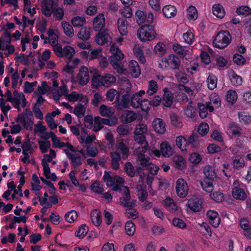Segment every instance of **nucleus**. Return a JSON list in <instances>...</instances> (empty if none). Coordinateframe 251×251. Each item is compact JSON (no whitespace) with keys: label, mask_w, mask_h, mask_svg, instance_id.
Segmentation results:
<instances>
[{"label":"nucleus","mask_w":251,"mask_h":251,"mask_svg":"<svg viewBox=\"0 0 251 251\" xmlns=\"http://www.w3.org/2000/svg\"><path fill=\"white\" fill-rule=\"evenodd\" d=\"M156 36L154 26L151 25L145 24L137 31V37L142 42L152 41Z\"/></svg>","instance_id":"f257e3e1"},{"label":"nucleus","mask_w":251,"mask_h":251,"mask_svg":"<svg viewBox=\"0 0 251 251\" xmlns=\"http://www.w3.org/2000/svg\"><path fill=\"white\" fill-rule=\"evenodd\" d=\"M103 179L108 187H112L114 191H118L122 187L124 182V179L115 175L111 174L109 172H105Z\"/></svg>","instance_id":"f03ea898"},{"label":"nucleus","mask_w":251,"mask_h":251,"mask_svg":"<svg viewBox=\"0 0 251 251\" xmlns=\"http://www.w3.org/2000/svg\"><path fill=\"white\" fill-rule=\"evenodd\" d=\"M116 80V78L114 75L110 74H105L102 75L93 76L92 84L96 87L101 86L109 87L114 84Z\"/></svg>","instance_id":"7ed1b4c3"},{"label":"nucleus","mask_w":251,"mask_h":251,"mask_svg":"<svg viewBox=\"0 0 251 251\" xmlns=\"http://www.w3.org/2000/svg\"><path fill=\"white\" fill-rule=\"evenodd\" d=\"M231 40V36L228 31L219 32L213 41L214 46L218 49H224L227 47Z\"/></svg>","instance_id":"20e7f679"},{"label":"nucleus","mask_w":251,"mask_h":251,"mask_svg":"<svg viewBox=\"0 0 251 251\" xmlns=\"http://www.w3.org/2000/svg\"><path fill=\"white\" fill-rule=\"evenodd\" d=\"M180 64V60L177 56L171 54L168 57L163 58L159 65L165 68L170 66L173 70H179Z\"/></svg>","instance_id":"39448f33"},{"label":"nucleus","mask_w":251,"mask_h":251,"mask_svg":"<svg viewBox=\"0 0 251 251\" xmlns=\"http://www.w3.org/2000/svg\"><path fill=\"white\" fill-rule=\"evenodd\" d=\"M118 191L122 192L123 194V197L120 199V202L121 204L123 205L125 207H132L135 203L134 201H130V195L128 187L124 186Z\"/></svg>","instance_id":"423d86ee"},{"label":"nucleus","mask_w":251,"mask_h":251,"mask_svg":"<svg viewBox=\"0 0 251 251\" xmlns=\"http://www.w3.org/2000/svg\"><path fill=\"white\" fill-rule=\"evenodd\" d=\"M76 80L79 85L84 86L90 80L88 69L85 66H82L76 76Z\"/></svg>","instance_id":"0eeeda50"},{"label":"nucleus","mask_w":251,"mask_h":251,"mask_svg":"<svg viewBox=\"0 0 251 251\" xmlns=\"http://www.w3.org/2000/svg\"><path fill=\"white\" fill-rule=\"evenodd\" d=\"M176 190L179 197L185 198L188 192V187L186 181L182 178L178 179L176 182Z\"/></svg>","instance_id":"6e6552de"},{"label":"nucleus","mask_w":251,"mask_h":251,"mask_svg":"<svg viewBox=\"0 0 251 251\" xmlns=\"http://www.w3.org/2000/svg\"><path fill=\"white\" fill-rule=\"evenodd\" d=\"M56 4L53 0H43L41 4L42 13L47 17H50L53 12Z\"/></svg>","instance_id":"1a4fd4ad"},{"label":"nucleus","mask_w":251,"mask_h":251,"mask_svg":"<svg viewBox=\"0 0 251 251\" xmlns=\"http://www.w3.org/2000/svg\"><path fill=\"white\" fill-rule=\"evenodd\" d=\"M203 201L201 198L193 197L188 200L187 206L194 212H198L201 210L202 207Z\"/></svg>","instance_id":"9d476101"},{"label":"nucleus","mask_w":251,"mask_h":251,"mask_svg":"<svg viewBox=\"0 0 251 251\" xmlns=\"http://www.w3.org/2000/svg\"><path fill=\"white\" fill-rule=\"evenodd\" d=\"M110 31L107 29L99 32L96 36V41L99 45H103L105 43L111 41Z\"/></svg>","instance_id":"9b49d317"},{"label":"nucleus","mask_w":251,"mask_h":251,"mask_svg":"<svg viewBox=\"0 0 251 251\" xmlns=\"http://www.w3.org/2000/svg\"><path fill=\"white\" fill-rule=\"evenodd\" d=\"M93 28L96 31H101L105 25V19L104 14L100 13L93 20Z\"/></svg>","instance_id":"f8f14e48"},{"label":"nucleus","mask_w":251,"mask_h":251,"mask_svg":"<svg viewBox=\"0 0 251 251\" xmlns=\"http://www.w3.org/2000/svg\"><path fill=\"white\" fill-rule=\"evenodd\" d=\"M152 127L154 131L161 134L166 131V124L162 119L155 118L152 122Z\"/></svg>","instance_id":"ddd939ff"},{"label":"nucleus","mask_w":251,"mask_h":251,"mask_svg":"<svg viewBox=\"0 0 251 251\" xmlns=\"http://www.w3.org/2000/svg\"><path fill=\"white\" fill-rule=\"evenodd\" d=\"M117 151H119L122 154V158L126 159L129 155V148L124 140H120L116 144Z\"/></svg>","instance_id":"4468645a"},{"label":"nucleus","mask_w":251,"mask_h":251,"mask_svg":"<svg viewBox=\"0 0 251 251\" xmlns=\"http://www.w3.org/2000/svg\"><path fill=\"white\" fill-rule=\"evenodd\" d=\"M209 223L214 227H217L220 223V218L217 212L209 210L206 213Z\"/></svg>","instance_id":"2eb2a0df"},{"label":"nucleus","mask_w":251,"mask_h":251,"mask_svg":"<svg viewBox=\"0 0 251 251\" xmlns=\"http://www.w3.org/2000/svg\"><path fill=\"white\" fill-rule=\"evenodd\" d=\"M130 96L128 94H124L121 100H116L115 103L117 109L118 110H122L128 108L130 102Z\"/></svg>","instance_id":"dca6fc26"},{"label":"nucleus","mask_w":251,"mask_h":251,"mask_svg":"<svg viewBox=\"0 0 251 251\" xmlns=\"http://www.w3.org/2000/svg\"><path fill=\"white\" fill-rule=\"evenodd\" d=\"M110 158L111 167L114 170L120 168V161L122 157L117 151H113L110 153Z\"/></svg>","instance_id":"f3484780"},{"label":"nucleus","mask_w":251,"mask_h":251,"mask_svg":"<svg viewBox=\"0 0 251 251\" xmlns=\"http://www.w3.org/2000/svg\"><path fill=\"white\" fill-rule=\"evenodd\" d=\"M137 156V165L140 166L137 167H141L142 170L146 169L151 163L150 157L146 156L145 154H144L142 153H138Z\"/></svg>","instance_id":"a211bd4d"},{"label":"nucleus","mask_w":251,"mask_h":251,"mask_svg":"<svg viewBox=\"0 0 251 251\" xmlns=\"http://www.w3.org/2000/svg\"><path fill=\"white\" fill-rule=\"evenodd\" d=\"M164 94L162 99V103L166 107H170L173 103L174 96L173 94L167 89L163 90Z\"/></svg>","instance_id":"6ab92c4d"},{"label":"nucleus","mask_w":251,"mask_h":251,"mask_svg":"<svg viewBox=\"0 0 251 251\" xmlns=\"http://www.w3.org/2000/svg\"><path fill=\"white\" fill-rule=\"evenodd\" d=\"M118 30L120 34L122 36L126 35L127 33V26L128 23L126 19L121 18H119L117 22Z\"/></svg>","instance_id":"aec40b11"},{"label":"nucleus","mask_w":251,"mask_h":251,"mask_svg":"<svg viewBox=\"0 0 251 251\" xmlns=\"http://www.w3.org/2000/svg\"><path fill=\"white\" fill-rule=\"evenodd\" d=\"M138 116V114L133 111H126L122 117L125 123H130L137 119Z\"/></svg>","instance_id":"412c9836"},{"label":"nucleus","mask_w":251,"mask_h":251,"mask_svg":"<svg viewBox=\"0 0 251 251\" xmlns=\"http://www.w3.org/2000/svg\"><path fill=\"white\" fill-rule=\"evenodd\" d=\"M232 196L236 200L242 201L245 200L247 197L245 191L243 189L238 187H235L232 189Z\"/></svg>","instance_id":"4be33fe9"},{"label":"nucleus","mask_w":251,"mask_h":251,"mask_svg":"<svg viewBox=\"0 0 251 251\" xmlns=\"http://www.w3.org/2000/svg\"><path fill=\"white\" fill-rule=\"evenodd\" d=\"M110 52L112 55L109 57V58L116 59L117 60H122L124 58V54L114 44H113L110 48Z\"/></svg>","instance_id":"5701e85b"},{"label":"nucleus","mask_w":251,"mask_h":251,"mask_svg":"<svg viewBox=\"0 0 251 251\" xmlns=\"http://www.w3.org/2000/svg\"><path fill=\"white\" fill-rule=\"evenodd\" d=\"M91 217L92 223L94 225L99 226L101 223L102 219L101 212L98 209H94L91 213Z\"/></svg>","instance_id":"b1692460"},{"label":"nucleus","mask_w":251,"mask_h":251,"mask_svg":"<svg viewBox=\"0 0 251 251\" xmlns=\"http://www.w3.org/2000/svg\"><path fill=\"white\" fill-rule=\"evenodd\" d=\"M91 31L90 27L86 26L82 27L77 34V37L83 41H87L90 37Z\"/></svg>","instance_id":"393cba45"},{"label":"nucleus","mask_w":251,"mask_h":251,"mask_svg":"<svg viewBox=\"0 0 251 251\" xmlns=\"http://www.w3.org/2000/svg\"><path fill=\"white\" fill-rule=\"evenodd\" d=\"M203 173L205 177L209 180L214 181L217 179L216 173L214 169L210 166H206L203 168Z\"/></svg>","instance_id":"a878e982"},{"label":"nucleus","mask_w":251,"mask_h":251,"mask_svg":"<svg viewBox=\"0 0 251 251\" xmlns=\"http://www.w3.org/2000/svg\"><path fill=\"white\" fill-rule=\"evenodd\" d=\"M61 26L63 29L64 34L69 37H72L74 35V28L68 22L63 21L61 23Z\"/></svg>","instance_id":"bb28decb"},{"label":"nucleus","mask_w":251,"mask_h":251,"mask_svg":"<svg viewBox=\"0 0 251 251\" xmlns=\"http://www.w3.org/2000/svg\"><path fill=\"white\" fill-rule=\"evenodd\" d=\"M129 69L134 77H138L140 74V69L137 62L131 61L129 64Z\"/></svg>","instance_id":"cd10ccee"},{"label":"nucleus","mask_w":251,"mask_h":251,"mask_svg":"<svg viewBox=\"0 0 251 251\" xmlns=\"http://www.w3.org/2000/svg\"><path fill=\"white\" fill-rule=\"evenodd\" d=\"M139 199L141 201H144L148 196V192L146 190V186L143 184H139L136 187Z\"/></svg>","instance_id":"c85d7f7f"},{"label":"nucleus","mask_w":251,"mask_h":251,"mask_svg":"<svg viewBox=\"0 0 251 251\" xmlns=\"http://www.w3.org/2000/svg\"><path fill=\"white\" fill-rule=\"evenodd\" d=\"M160 151L164 157H169L173 154V149L167 142H163L160 145Z\"/></svg>","instance_id":"c756f323"},{"label":"nucleus","mask_w":251,"mask_h":251,"mask_svg":"<svg viewBox=\"0 0 251 251\" xmlns=\"http://www.w3.org/2000/svg\"><path fill=\"white\" fill-rule=\"evenodd\" d=\"M162 11L164 15L168 18L174 17L176 13V9L175 7L171 5L164 6Z\"/></svg>","instance_id":"7c9ffc66"},{"label":"nucleus","mask_w":251,"mask_h":251,"mask_svg":"<svg viewBox=\"0 0 251 251\" xmlns=\"http://www.w3.org/2000/svg\"><path fill=\"white\" fill-rule=\"evenodd\" d=\"M71 23L75 27H80L86 24V19L83 16H76L72 18Z\"/></svg>","instance_id":"2f4dec72"},{"label":"nucleus","mask_w":251,"mask_h":251,"mask_svg":"<svg viewBox=\"0 0 251 251\" xmlns=\"http://www.w3.org/2000/svg\"><path fill=\"white\" fill-rule=\"evenodd\" d=\"M100 113L102 116L110 117L114 114V110L112 107L101 105L100 107Z\"/></svg>","instance_id":"473e14b6"},{"label":"nucleus","mask_w":251,"mask_h":251,"mask_svg":"<svg viewBox=\"0 0 251 251\" xmlns=\"http://www.w3.org/2000/svg\"><path fill=\"white\" fill-rule=\"evenodd\" d=\"M164 204L166 208L171 212H174L177 210V205L170 198H166L164 201Z\"/></svg>","instance_id":"72a5a7b5"},{"label":"nucleus","mask_w":251,"mask_h":251,"mask_svg":"<svg viewBox=\"0 0 251 251\" xmlns=\"http://www.w3.org/2000/svg\"><path fill=\"white\" fill-rule=\"evenodd\" d=\"M176 145L181 151H186L189 149L187 142L182 136H177L176 139Z\"/></svg>","instance_id":"f704fd0d"},{"label":"nucleus","mask_w":251,"mask_h":251,"mask_svg":"<svg viewBox=\"0 0 251 251\" xmlns=\"http://www.w3.org/2000/svg\"><path fill=\"white\" fill-rule=\"evenodd\" d=\"M175 75L177 81L180 83L186 84L189 81L187 75L184 71H176L175 72Z\"/></svg>","instance_id":"c9c22d12"},{"label":"nucleus","mask_w":251,"mask_h":251,"mask_svg":"<svg viewBox=\"0 0 251 251\" xmlns=\"http://www.w3.org/2000/svg\"><path fill=\"white\" fill-rule=\"evenodd\" d=\"M213 13L217 17L222 18L225 16V11L221 5L215 4L213 6Z\"/></svg>","instance_id":"e433bc0d"},{"label":"nucleus","mask_w":251,"mask_h":251,"mask_svg":"<svg viewBox=\"0 0 251 251\" xmlns=\"http://www.w3.org/2000/svg\"><path fill=\"white\" fill-rule=\"evenodd\" d=\"M154 50L155 54L159 56H162L166 52V45L163 42H159L155 46Z\"/></svg>","instance_id":"4c0bfd02"},{"label":"nucleus","mask_w":251,"mask_h":251,"mask_svg":"<svg viewBox=\"0 0 251 251\" xmlns=\"http://www.w3.org/2000/svg\"><path fill=\"white\" fill-rule=\"evenodd\" d=\"M174 163L176 168L182 170L185 167V161L181 156H176L174 157Z\"/></svg>","instance_id":"58836bf2"},{"label":"nucleus","mask_w":251,"mask_h":251,"mask_svg":"<svg viewBox=\"0 0 251 251\" xmlns=\"http://www.w3.org/2000/svg\"><path fill=\"white\" fill-rule=\"evenodd\" d=\"M230 79L232 85L235 86H240L242 83V78L232 72L230 75Z\"/></svg>","instance_id":"ea45409f"},{"label":"nucleus","mask_w":251,"mask_h":251,"mask_svg":"<svg viewBox=\"0 0 251 251\" xmlns=\"http://www.w3.org/2000/svg\"><path fill=\"white\" fill-rule=\"evenodd\" d=\"M208 88L210 90H213L217 87V78L213 74H210L207 79Z\"/></svg>","instance_id":"a19ab883"},{"label":"nucleus","mask_w":251,"mask_h":251,"mask_svg":"<svg viewBox=\"0 0 251 251\" xmlns=\"http://www.w3.org/2000/svg\"><path fill=\"white\" fill-rule=\"evenodd\" d=\"M109 60L110 64L117 70L118 73H122L123 72V65L121 62V60L109 58Z\"/></svg>","instance_id":"79ce46f5"},{"label":"nucleus","mask_w":251,"mask_h":251,"mask_svg":"<svg viewBox=\"0 0 251 251\" xmlns=\"http://www.w3.org/2000/svg\"><path fill=\"white\" fill-rule=\"evenodd\" d=\"M135 226L131 221L127 222L125 225V231L126 234L131 236L134 234L135 232Z\"/></svg>","instance_id":"37998d69"},{"label":"nucleus","mask_w":251,"mask_h":251,"mask_svg":"<svg viewBox=\"0 0 251 251\" xmlns=\"http://www.w3.org/2000/svg\"><path fill=\"white\" fill-rule=\"evenodd\" d=\"M124 171L126 174L131 177L134 176L136 174V171L134 166L129 162H126L125 164Z\"/></svg>","instance_id":"c03bdc74"},{"label":"nucleus","mask_w":251,"mask_h":251,"mask_svg":"<svg viewBox=\"0 0 251 251\" xmlns=\"http://www.w3.org/2000/svg\"><path fill=\"white\" fill-rule=\"evenodd\" d=\"M148 131V126L147 125L141 123L135 126L134 130V133H137L139 135H145L147 133Z\"/></svg>","instance_id":"a18cd8bd"},{"label":"nucleus","mask_w":251,"mask_h":251,"mask_svg":"<svg viewBox=\"0 0 251 251\" xmlns=\"http://www.w3.org/2000/svg\"><path fill=\"white\" fill-rule=\"evenodd\" d=\"M48 34L49 36L48 42L51 46L58 43V36L54 33L53 29H49L48 31Z\"/></svg>","instance_id":"49530a36"},{"label":"nucleus","mask_w":251,"mask_h":251,"mask_svg":"<svg viewBox=\"0 0 251 251\" xmlns=\"http://www.w3.org/2000/svg\"><path fill=\"white\" fill-rule=\"evenodd\" d=\"M75 53L74 48L70 46H67L63 48L62 51V57H65L69 59L73 57Z\"/></svg>","instance_id":"de8ad7c7"},{"label":"nucleus","mask_w":251,"mask_h":251,"mask_svg":"<svg viewBox=\"0 0 251 251\" xmlns=\"http://www.w3.org/2000/svg\"><path fill=\"white\" fill-rule=\"evenodd\" d=\"M158 89V86L157 82L154 80H151L149 82L148 90L147 92L149 95H152L155 94Z\"/></svg>","instance_id":"09e8293b"},{"label":"nucleus","mask_w":251,"mask_h":251,"mask_svg":"<svg viewBox=\"0 0 251 251\" xmlns=\"http://www.w3.org/2000/svg\"><path fill=\"white\" fill-rule=\"evenodd\" d=\"M54 18L57 20H61L64 17V10L60 7L58 6L56 4L53 9V12H52Z\"/></svg>","instance_id":"8fccbe9b"},{"label":"nucleus","mask_w":251,"mask_h":251,"mask_svg":"<svg viewBox=\"0 0 251 251\" xmlns=\"http://www.w3.org/2000/svg\"><path fill=\"white\" fill-rule=\"evenodd\" d=\"M130 104L134 108H138L141 106L140 98L138 97L137 94H132L130 97Z\"/></svg>","instance_id":"3c124183"},{"label":"nucleus","mask_w":251,"mask_h":251,"mask_svg":"<svg viewBox=\"0 0 251 251\" xmlns=\"http://www.w3.org/2000/svg\"><path fill=\"white\" fill-rule=\"evenodd\" d=\"M86 111V108L82 104H78L75 108L74 113L78 117H82Z\"/></svg>","instance_id":"603ef678"},{"label":"nucleus","mask_w":251,"mask_h":251,"mask_svg":"<svg viewBox=\"0 0 251 251\" xmlns=\"http://www.w3.org/2000/svg\"><path fill=\"white\" fill-rule=\"evenodd\" d=\"M187 18L189 20H196L198 18L197 10L195 7L190 6L187 9Z\"/></svg>","instance_id":"864d4df0"},{"label":"nucleus","mask_w":251,"mask_h":251,"mask_svg":"<svg viewBox=\"0 0 251 251\" xmlns=\"http://www.w3.org/2000/svg\"><path fill=\"white\" fill-rule=\"evenodd\" d=\"M236 12L239 15L247 16L251 15V9L248 6H242L237 8Z\"/></svg>","instance_id":"5fc2aeb1"},{"label":"nucleus","mask_w":251,"mask_h":251,"mask_svg":"<svg viewBox=\"0 0 251 251\" xmlns=\"http://www.w3.org/2000/svg\"><path fill=\"white\" fill-rule=\"evenodd\" d=\"M50 90V87L48 85L46 81H43L42 83L41 86L38 87V92H35L34 94L36 95H44Z\"/></svg>","instance_id":"6e6d98bb"},{"label":"nucleus","mask_w":251,"mask_h":251,"mask_svg":"<svg viewBox=\"0 0 251 251\" xmlns=\"http://www.w3.org/2000/svg\"><path fill=\"white\" fill-rule=\"evenodd\" d=\"M135 16L136 22L139 25L145 23L146 15L143 11L138 10L135 13Z\"/></svg>","instance_id":"4d7b16f0"},{"label":"nucleus","mask_w":251,"mask_h":251,"mask_svg":"<svg viewBox=\"0 0 251 251\" xmlns=\"http://www.w3.org/2000/svg\"><path fill=\"white\" fill-rule=\"evenodd\" d=\"M237 99V94L235 91L230 90L227 92L226 100L228 102L233 103Z\"/></svg>","instance_id":"13d9d810"},{"label":"nucleus","mask_w":251,"mask_h":251,"mask_svg":"<svg viewBox=\"0 0 251 251\" xmlns=\"http://www.w3.org/2000/svg\"><path fill=\"white\" fill-rule=\"evenodd\" d=\"M69 159L72 161V165L75 168L82 164V161L80 155L73 154Z\"/></svg>","instance_id":"bf43d9fd"},{"label":"nucleus","mask_w":251,"mask_h":251,"mask_svg":"<svg viewBox=\"0 0 251 251\" xmlns=\"http://www.w3.org/2000/svg\"><path fill=\"white\" fill-rule=\"evenodd\" d=\"M79 62V60L78 59H75L72 61L70 60L67 66L64 70H65L67 73L71 74L73 72L72 69L75 68Z\"/></svg>","instance_id":"052dcab7"},{"label":"nucleus","mask_w":251,"mask_h":251,"mask_svg":"<svg viewBox=\"0 0 251 251\" xmlns=\"http://www.w3.org/2000/svg\"><path fill=\"white\" fill-rule=\"evenodd\" d=\"M131 88V84L128 80H125L123 83L122 85V89L124 92L125 93V94H128V95L131 96L132 94V92Z\"/></svg>","instance_id":"680f3d73"},{"label":"nucleus","mask_w":251,"mask_h":251,"mask_svg":"<svg viewBox=\"0 0 251 251\" xmlns=\"http://www.w3.org/2000/svg\"><path fill=\"white\" fill-rule=\"evenodd\" d=\"M201 185L203 190L207 193L212 192L214 189L212 183L206 180L201 181Z\"/></svg>","instance_id":"e2e57ef3"},{"label":"nucleus","mask_w":251,"mask_h":251,"mask_svg":"<svg viewBox=\"0 0 251 251\" xmlns=\"http://www.w3.org/2000/svg\"><path fill=\"white\" fill-rule=\"evenodd\" d=\"M198 106L199 109L200 116L202 119L206 118L208 114L207 107L205 105L201 103H199L198 104Z\"/></svg>","instance_id":"0e129e2a"},{"label":"nucleus","mask_w":251,"mask_h":251,"mask_svg":"<svg viewBox=\"0 0 251 251\" xmlns=\"http://www.w3.org/2000/svg\"><path fill=\"white\" fill-rule=\"evenodd\" d=\"M228 130L230 133L234 135H240L241 134V128L234 123L229 125Z\"/></svg>","instance_id":"69168bd1"},{"label":"nucleus","mask_w":251,"mask_h":251,"mask_svg":"<svg viewBox=\"0 0 251 251\" xmlns=\"http://www.w3.org/2000/svg\"><path fill=\"white\" fill-rule=\"evenodd\" d=\"M192 102L190 103V104L188 105L184 109V112L185 115L190 118L194 117L196 115V109L195 108L191 105Z\"/></svg>","instance_id":"338daca9"},{"label":"nucleus","mask_w":251,"mask_h":251,"mask_svg":"<svg viewBox=\"0 0 251 251\" xmlns=\"http://www.w3.org/2000/svg\"><path fill=\"white\" fill-rule=\"evenodd\" d=\"M211 198L214 200L215 201L220 202L224 200V197L221 192L215 191L210 194Z\"/></svg>","instance_id":"774afa93"}]
</instances>
